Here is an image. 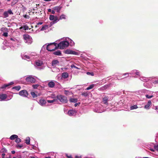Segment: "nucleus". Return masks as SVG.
Wrapping results in <instances>:
<instances>
[{
    "instance_id": "nucleus-1",
    "label": "nucleus",
    "mask_w": 158,
    "mask_h": 158,
    "mask_svg": "<svg viewBox=\"0 0 158 158\" xmlns=\"http://www.w3.org/2000/svg\"><path fill=\"white\" fill-rule=\"evenodd\" d=\"M46 47L47 50L49 51H52L58 48V47L57 46V44L55 43V42L52 43H50L48 44L47 45L46 44L44 45L42 47Z\"/></svg>"
},
{
    "instance_id": "nucleus-2",
    "label": "nucleus",
    "mask_w": 158,
    "mask_h": 158,
    "mask_svg": "<svg viewBox=\"0 0 158 158\" xmlns=\"http://www.w3.org/2000/svg\"><path fill=\"white\" fill-rule=\"evenodd\" d=\"M58 48H59L60 49H63L69 46L68 42L65 39L64 40L60 42L59 44H57Z\"/></svg>"
},
{
    "instance_id": "nucleus-3",
    "label": "nucleus",
    "mask_w": 158,
    "mask_h": 158,
    "mask_svg": "<svg viewBox=\"0 0 158 158\" xmlns=\"http://www.w3.org/2000/svg\"><path fill=\"white\" fill-rule=\"evenodd\" d=\"M49 19L50 20L52 21L50 23L49 27H51L53 25L56 23L59 20L57 16H55L53 15H50L49 16Z\"/></svg>"
},
{
    "instance_id": "nucleus-4",
    "label": "nucleus",
    "mask_w": 158,
    "mask_h": 158,
    "mask_svg": "<svg viewBox=\"0 0 158 158\" xmlns=\"http://www.w3.org/2000/svg\"><path fill=\"white\" fill-rule=\"evenodd\" d=\"M43 64V62L40 60H37L35 61V67L39 70L43 69L45 66H42Z\"/></svg>"
},
{
    "instance_id": "nucleus-5",
    "label": "nucleus",
    "mask_w": 158,
    "mask_h": 158,
    "mask_svg": "<svg viewBox=\"0 0 158 158\" xmlns=\"http://www.w3.org/2000/svg\"><path fill=\"white\" fill-rule=\"evenodd\" d=\"M23 38L25 43L31 44L32 43V39L31 36L27 34L23 35Z\"/></svg>"
},
{
    "instance_id": "nucleus-6",
    "label": "nucleus",
    "mask_w": 158,
    "mask_h": 158,
    "mask_svg": "<svg viewBox=\"0 0 158 158\" xmlns=\"http://www.w3.org/2000/svg\"><path fill=\"white\" fill-rule=\"evenodd\" d=\"M57 102L59 100L61 102L66 103L67 102V98L63 95H58L56 97Z\"/></svg>"
},
{
    "instance_id": "nucleus-7",
    "label": "nucleus",
    "mask_w": 158,
    "mask_h": 158,
    "mask_svg": "<svg viewBox=\"0 0 158 158\" xmlns=\"http://www.w3.org/2000/svg\"><path fill=\"white\" fill-rule=\"evenodd\" d=\"M25 80L28 83H35L36 81V79L31 75L27 77Z\"/></svg>"
},
{
    "instance_id": "nucleus-8",
    "label": "nucleus",
    "mask_w": 158,
    "mask_h": 158,
    "mask_svg": "<svg viewBox=\"0 0 158 158\" xmlns=\"http://www.w3.org/2000/svg\"><path fill=\"white\" fill-rule=\"evenodd\" d=\"M64 53L66 54H72L76 55H79V53L78 52L69 49L65 50L64 51Z\"/></svg>"
},
{
    "instance_id": "nucleus-9",
    "label": "nucleus",
    "mask_w": 158,
    "mask_h": 158,
    "mask_svg": "<svg viewBox=\"0 0 158 158\" xmlns=\"http://www.w3.org/2000/svg\"><path fill=\"white\" fill-rule=\"evenodd\" d=\"M130 74L133 76H140L141 73L138 70L134 69L131 71L129 73Z\"/></svg>"
},
{
    "instance_id": "nucleus-10",
    "label": "nucleus",
    "mask_w": 158,
    "mask_h": 158,
    "mask_svg": "<svg viewBox=\"0 0 158 158\" xmlns=\"http://www.w3.org/2000/svg\"><path fill=\"white\" fill-rule=\"evenodd\" d=\"M19 95L24 97H27L28 96V93L26 90H23L20 91L19 93Z\"/></svg>"
},
{
    "instance_id": "nucleus-11",
    "label": "nucleus",
    "mask_w": 158,
    "mask_h": 158,
    "mask_svg": "<svg viewBox=\"0 0 158 158\" xmlns=\"http://www.w3.org/2000/svg\"><path fill=\"white\" fill-rule=\"evenodd\" d=\"M110 100V97L108 96L104 95L102 97V102L104 104L106 105L108 104V102Z\"/></svg>"
},
{
    "instance_id": "nucleus-12",
    "label": "nucleus",
    "mask_w": 158,
    "mask_h": 158,
    "mask_svg": "<svg viewBox=\"0 0 158 158\" xmlns=\"http://www.w3.org/2000/svg\"><path fill=\"white\" fill-rule=\"evenodd\" d=\"M13 13L10 9L8 10L7 11H5L3 14V18H6L8 17L9 15H13Z\"/></svg>"
},
{
    "instance_id": "nucleus-13",
    "label": "nucleus",
    "mask_w": 158,
    "mask_h": 158,
    "mask_svg": "<svg viewBox=\"0 0 158 158\" xmlns=\"http://www.w3.org/2000/svg\"><path fill=\"white\" fill-rule=\"evenodd\" d=\"M38 103L42 106H45L46 103V101L44 99H41L39 101Z\"/></svg>"
},
{
    "instance_id": "nucleus-14",
    "label": "nucleus",
    "mask_w": 158,
    "mask_h": 158,
    "mask_svg": "<svg viewBox=\"0 0 158 158\" xmlns=\"http://www.w3.org/2000/svg\"><path fill=\"white\" fill-rule=\"evenodd\" d=\"M76 113L77 112L76 111L72 110H70L68 111L67 114L69 115L72 116L75 115Z\"/></svg>"
},
{
    "instance_id": "nucleus-15",
    "label": "nucleus",
    "mask_w": 158,
    "mask_h": 158,
    "mask_svg": "<svg viewBox=\"0 0 158 158\" xmlns=\"http://www.w3.org/2000/svg\"><path fill=\"white\" fill-rule=\"evenodd\" d=\"M65 40L68 42L69 45L70 44L71 46H73L74 45V42L70 38L68 37H66L65 38Z\"/></svg>"
},
{
    "instance_id": "nucleus-16",
    "label": "nucleus",
    "mask_w": 158,
    "mask_h": 158,
    "mask_svg": "<svg viewBox=\"0 0 158 158\" xmlns=\"http://www.w3.org/2000/svg\"><path fill=\"white\" fill-rule=\"evenodd\" d=\"M21 57L24 60H30L31 58V57L25 54H21Z\"/></svg>"
},
{
    "instance_id": "nucleus-17",
    "label": "nucleus",
    "mask_w": 158,
    "mask_h": 158,
    "mask_svg": "<svg viewBox=\"0 0 158 158\" xmlns=\"http://www.w3.org/2000/svg\"><path fill=\"white\" fill-rule=\"evenodd\" d=\"M7 96L5 94H0V101H3L7 98Z\"/></svg>"
},
{
    "instance_id": "nucleus-18",
    "label": "nucleus",
    "mask_w": 158,
    "mask_h": 158,
    "mask_svg": "<svg viewBox=\"0 0 158 158\" xmlns=\"http://www.w3.org/2000/svg\"><path fill=\"white\" fill-rule=\"evenodd\" d=\"M152 105V102L150 100H149L147 104L144 107V108L147 110H149L150 109V106L151 105Z\"/></svg>"
},
{
    "instance_id": "nucleus-19",
    "label": "nucleus",
    "mask_w": 158,
    "mask_h": 158,
    "mask_svg": "<svg viewBox=\"0 0 158 158\" xmlns=\"http://www.w3.org/2000/svg\"><path fill=\"white\" fill-rule=\"evenodd\" d=\"M62 8V7L61 6H55L53 9L54 10L56 11L57 12H60V11Z\"/></svg>"
},
{
    "instance_id": "nucleus-20",
    "label": "nucleus",
    "mask_w": 158,
    "mask_h": 158,
    "mask_svg": "<svg viewBox=\"0 0 158 158\" xmlns=\"http://www.w3.org/2000/svg\"><path fill=\"white\" fill-rule=\"evenodd\" d=\"M14 84V83L13 82H11L10 83H9L8 84H5L3 85L1 87V89H4L6 87H7L8 86L12 85Z\"/></svg>"
},
{
    "instance_id": "nucleus-21",
    "label": "nucleus",
    "mask_w": 158,
    "mask_h": 158,
    "mask_svg": "<svg viewBox=\"0 0 158 158\" xmlns=\"http://www.w3.org/2000/svg\"><path fill=\"white\" fill-rule=\"evenodd\" d=\"M55 85L54 82L53 81H51L48 84V86L50 88L53 87Z\"/></svg>"
},
{
    "instance_id": "nucleus-22",
    "label": "nucleus",
    "mask_w": 158,
    "mask_h": 158,
    "mask_svg": "<svg viewBox=\"0 0 158 158\" xmlns=\"http://www.w3.org/2000/svg\"><path fill=\"white\" fill-rule=\"evenodd\" d=\"M69 77V74L67 72L64 73L62 74V78L65 79L68 77Z\"/></svg>"
},
{
    "instance_id": "nucleus-23",
    "label": "nucleus",
    "mask_w": 158,
    "mask_h": 158,
    "mask_svg": "<svg viewBox=\"0 0 158 158\" xmlns=\"http://www.w3.org/2000/svg\"><path fill=\"white\" fill-rule=\"evenodd\" d=\"M50 27H49V25H44L42 27V28L40 30L44 31L45 30Z\"/></svg>"
},
{
    "instance_id": "nucleus-24",
    "label": "nucleus",
    "mask_w": 158,
    "mask_h": 158,
    "mask_svg": "<svg viewBox=\"0 0 158 158\" xmlns=\"http://www.w3.org/2000/svg\"><path fill=\"white\" fill-rule=\"evenodd\" d=\"M53 54L56 55L57 56H60L61 55V53L60 51L58 50L55 51L54 52Z\"/></svg>"
},
{
    "instance_id": "nucleus-25",
    "label": "nucleus",
    "mask_w": 158,
    "mask_h": 158,
    "mask_svg": "<svg viewBox=\"0 0 158 158\" xmlns=\"http://www.w3.org/2000/svg\"><path fill=\"white\" fill-rule=\"evenodd\" d=\"M18 137V136L17 135H13L10 136V139L11 140H13L15 139H16V138H17Z\"/></svg>"
},
{
    "instance_id": "nucleus-26",
    "label": "nucleus",
    "mask_w": 158,
    "mask_h": 158,
    "mask_svg": "<svg viewBox=\"0 0 158 158\" xmlns=\"http://www.w3.org/2000/svg\"><path fill=\"white\" fill-rule=\"evenodd\" d=\"M109 87V85H104V86L101 87L99 89V90H104V89H107Z\"/></svg>"
},
{
    "instance_id": "nucleus-27",
    "label": "nucleus",
    "mask_w": 158,
    "mask_h": 158,
    "mask_svg": "<svg viewBox=\"0 0 158 158\" xmlns=\"http://www.w3.org/2000/svg\"><path fill=\"white\" fill-rule=\"evenodd\" d=\"M95 86L94 84L90 85L89 87L86 88V90H89L92 89Z\"/></svg>"
},
{
    "instance_id": "nucleus-28",
    "label": "nucleus",
    "mask_w": 158,
    "mask_h": 158,
    "mask_svg": "<svg viewBox=\"0 0 158 158\" xmlns=\"http://www.w3.org/2000/svg\"><path fill=\"white\" fill-rule=\"evenodd\" d=\"M64 93L66 95H72L73 94L71 92L66 90L64 91Z\"/></svg>"
},
{
    "instance_id": "nucleus-29",
    "label": "nucleus",
    "mask_w": 158,
    "mask_h": 158,
    "mask_svg": "<svg viewBox=\"0 0 158 158\" xmlns=\"http://www.w3.org/2000/svg\"><path fill=\"white\" fill-rule=\"evenodd\" d=\"M30 137H28L26 138L25 140V142L27 144H30Z\"/></svg>"
},
{
    "instance_id": "nucleus-30",
    "label": "nucleus",
    "mask_w": 158,
    "mask_h": 158,
    "mask_svg": "<svg viewBox=\"0 0 158 158\" xmlns=\"http://www.w3.org/2000/svg\"><path fill=\"white\" fill-rule=\"evenodd\" d=\"M59 64V61L57 60H54L52 62V66H55L56 64Z\"/></svg>"
},
{
    "instance_id": "nucleus-31",
    "label": "nucleus",
    "mask_w": 158,
    "mask_h": 158,
    "mask_svg": "<svg viewBox=\"0 0 158 158\" xmlns=\"http://www.w3.org/2000/svg\"><path fill=\"white\" fill-rule=\"evenodd\" d=\"M1 31L2 32H8V29L6 27H2L1 29Z\"/></svg>"
},
{
    "instance_id": "nucleus-32",
    "label": "nucleus",
    "mask_w": 158,
    "mask_h": 158,
    "mask_svg": "<svg viewBox=\"0 0 158 158\" xmlns=\"http://www.w3.org/2000/svg\"><path fill=\"white\" fill-rule=\"evenodd\" d=\"M70 101L71 102H77V99L76 98H70Z\"/></svg>"
},
{
    "instance_id": "nucleus-33",
    "label": "nucleus",
    "mask_w": 158,
    "mask_h": 158,
    "mask_svg": "<svg viewBox=\"0 0 158 158\" xmlns=\"http://www.w3.org/2000/svg\"><path fill=\"white\" fill-rule=\"evenodd\" d=\"M47 102L49 103H53L55 102H57L56 97H55V98L53 100H48Z\"/></svg>"
},
{
    "instance_id": "nucleus-34",
    "label": "nucleus",
    "mask_w": 158,
    "mask_h": 158,
    "mask_svg": "<svg viewBox=\"0 0 158 158\" xmlns=\"http://www.w3.org/2000/svg\"><path fill=\"white\" fill-rule=\"evenodd\" d=\"M62 19H66V16L64 14H62L60 16V19H59L61 20Z\"/></svg>"
},
{
    "instance_id": "nucleus-35",
    "label": "nucleus",
    "mask_w": 158,
    "mask_h": 158,
    "mask_svg": "<svg viewBox=\"0 0 158 158\" xmlns=\"http://www.w3.org/2000/svg\"><path fill=\"white\" fill-rule=\"evenodd\" d=\"M13 89H15L17 91L21 89V87L19 85L15 86L13 88Z\"/></svg>"
},
{
    "instance_id": "nucleus-36",
    "label": "nucleus",
    "mask_w": 158,
    "mask_h": 158,
    "mask_svg": "<svg viewBox=\"0 0 158 158\" xmlns=\"http://www.w3.org/2000/svg\"><path fill=\"white\" fill-rule=\"evenodd\" d=\"M140 79L141 81H147L148 80V78L144 77H141L140 78Z\"/></svg>"
},
{
    "instance_id": "nucleus-37",
    "label": "nucleus",
    "mask_w": 158,
    "mask_h": 158,
    "mask_svg": "<svg viewBox=\"0 0 158 158\" xmlns=\"http://www.w3.org/2000/svg\"><path fill=\"white\" fill-rule=\"evenodd\" d=\"M31 94L33 98H36L37 97V95L34 92H31Z\"/></svg>"
},
{
    "instance_id": "nucleus-38",
    "label": "nucleus",
    "mask_w": 158,
    "mask_h": 158,
    "mask_svg": "<svg viewBox=\"0 0 158 158\" xmlns=\"http://www.w3.org/2000/svg\"><path fill=\"white\" fill-rule=\"evenodd\" d=\"M138 108V106L137 105H134L133 106H132L130 108L131 110H132L134 109H136Z\"/></svg>"
},
{
    "instance_id": "nucleus-39",
    "label": "nucleus",
    "mask_w": 158,
    "mask_h": 158,
    "mask_svg": "<svg viewBox=\"0 0 158 158\" xmlns=\"http://www.w3.org/2000/svg\"><path fill=\"white\" fill-rule=\"evenodd\" d=\"M7 152V150L5 148H2L1 151V153H6Z\"/></svg>"
},
{
    "instance_id": "nucleus-40",
    "label": "nucleus",
    "mask_w": 158,
    "mask_h": 158,
    "mask_svg": "<svg viewBox=\"0 0 158 158\" xmlns=\"http://www.w3.org/2000/svg\"><path fill=\"white\" fill-rule=\"evenodd\" d=\"M40 86L38 84H36V85H32V87L34 89H37L39 86Z\"/></svg>"
},
{
    "instance_id": "nucleus-41",
    "label": "nucleus",
    "mask_w": 158,
    "mask_h": 158,
    "mask_svg": "<svg viewBox=\"0 0 158 158\" xmlns=\"http://www.w3.org/2000/svg\"><path fill=\"white\" fill-rule=\"evenodd\" d=\"M18 2V0H13L12 2V5H14Z\"/></svg>"
},
{
    "instance_id": "nucleus-42",
    "label": "nucleus",
    "mask_w": 158,
    "mask_h": 158,
    "mask_svg": "<svg viewBox=\"0 0 158 158\" xmlns=\"http://www.w3.org/2000/svg\"><path fill=\"white\" fill-rule=\"evenodd\" d=\"M21 139L19 138H18V137L16 139L15 142L16 143H19V142H21Z\"/></svg>"
},
{
    "instance_id": "nucleus-43",
    "label": "nucleus",
    "mask_w": 158,
    "mask_h": 158,
    "mask_svg": "<svg viewBox=\"0 0 158 158\" xmlns=\"http://www.w3.org/2000/svg\"><path fill=\"white\" fill-rule=\"evenodd\" d=\"M71 67L72 68H74L76 69H80L78 68L76 66H75V65L74 64H72L71 65Z\"/></svg>"
},
{
    "instance_id": "nucleus-44",
    "label": "nucleus",
    "mask_w": 158,
    "mask_h": 158,
    "mask_svg": "<svg viewBox=\"0 0 158 158\" xmlns=\"http://www.w3.org/2000/svg\"><path fill=\"white\" fill-rule=\"evenodd\" d=\"M145 96H146V98H151L153 97V95L149 96L148 94H146Z\"/></svg>"
},
{
    "instance_id": "nucleus-45",
    "label": "nucleus",
    "mask_w": 158,
    "mask_h": 158,
    "mask_svg": "<svg viewBox=\"0 0 158 158\" xmlns=\"http://www.w3.org/2000/svg\"><path fill=\"white\" fill-rule=\"evenodd\" d=\"M82 95L85 97H86L88 96V94L86 92H84L82 93Z\"/></svg>"
},
{
    "instance_id": "nucleus-46",
    "label": "nucleus",
    "mask_w": 158,
    "mask_h": 158,
    "mask_svg": "<svg viewBox=\"0 0 158 158\" xmlns=\"http://www.w3.org/2000/svg\"><path fill=\"white\" fill-rule=\"evenodd\" d=\"M154 148L156 150L158 151V145H154Z\"/></svg>"
},
{
    "instance_id": "nucleus-47",
    "label": "nucleus",
    "mask_w": 158,
    "mask_h": 158,
    "mask_svg": "<svg viewBox=\"0 0 158 158\" xmlns=\"http://www.w3.org/2000/svg\"><path fill=\"white\" fill-rule=\"evenodd\" d=\"M8 32H3V35L5 36V37H7V36H8Z\"/></svg>"
},
{
    "instance_id": "nucleus-48",
    "label": "nucleus",
    "mask_w": 158,
    "mask_h": 158,
    "mask_svg": "<svg viewBox=\"0 0 158 158\" xmlns=\"http://www.w3.org/2000/svg\"><path fill=\"white\" fill-rule=\"evenodd\" d=\"M23 27L24 28L25 30H27L28 29V27L27 25H24L23 26Z\"/></svg>"
},
{
    "instance_id": "nucleus-49",
    "label": "nucleus",
    "mask_w": 158,
    "mask_h": 158,
    "mask_svg": "<svg viewBox=\"0 0 158 158\" xmlns=\"http://www.w3.org/2000/svg\"><path fill=\"white\" fill-rule=\"evenodd\" d=\"M86 74L88 75H91L92 76H93L94 75V73H91V72H87L86 73Z\"/></svg>"
},
{
    "instance_id": "nucleus-50",
    "label": "nucleus",
    "mask_w": 158,
    "mask_h": 158,
    "mask_svg": "<svg viewBox=\"0 0 158 158\" xmlns=\"http://www.w3.org/2000/svg\"><path fill=\"white\" fill-rule=\"evenodd\" d=\"M16 147L17 148H21L23 147V145H19V144H17L16 145Z\"/></svg>"
},
{
    "instance_id": "nucleus-51",
    "label": "nucleus",
    "mask_w": 158,
    "mask_h": 158,
    "mask_svg": "<svg viewBox=\"0 0 158 158\" xmlns=\"http://www.w3.org/2000/svg\"><path fill=\"white\" fill-rule=\"evenodd\" d=\"M10 40L13 42H16V41H17V40L15 38H11Z\"/></svg>"
},
{
    "instance_id": "nucleus-52",
    "label": "nucleus",
    "mask_w": 158,
    "mask_h": 158,
    "mask_svg": "<svg viewBox=\"0 0 158 158\" xmlns=\"http://www.w3.org/2000/svg\"><path fill=\"white\" fill-rule=\"evenodd\" d=\"M23 17L25 19H29L30 17L27 15H23Z\"/></svg>"
},
{
    "instance_id": "nucleus-53",
    "label": "nucleus",
    "mask_w": 158,
    "mask_h": 158,
    "mask_svg": "<svg viewBox=\"0 0 158 158\" xmlns=\"http://www.w3.org/2000/svg\"><path fill=\"white\" fill-rule=\"evenodd\" d=\"M153 109L156 110H158V106H154L153 107Z\"/></svg>"
},
{
    "instance_id": "nucleus-54",
    "label": "nucleus",
    "mask_w": 158,
    "mask_h": 158,
    "mask_svg": "<svg viewBox=\"0 0 158 158\" xmlns=\"http://www.w3.org/2000/svg\"><path fill=\"white\" fill-rule=\"evenodd\" d=\"M129 74H130L129 73H126L123 74V75H124V76L127 75V76L126 77H127L129 76Z\"/></svg>"
},
{
    "instance_id": "nucleus-55",
    "label": "nucleus",
    "mask_w": 158,
    "mask_h": 158,
    "mask_svg": "<svg viewBox=\"0 0 158 158\" xmlns=\"http://www.w3.org/2000/svg\"><path fill=\"white\" fill-rule=\"evenodd\" d=\"M2 158H5V153H2Z\"/></svg>"
},
{
    "instance_id": "nucleus-56",
    "label": "nucleus",
    "mask_w": 158,
    "mask_h": 158,
    "mask_svg": "<svg viewBox=\"0 0 158 158\" xmlns=\"http://www.w3.org/2000/svg\"><path fill=\"white\" fill-rule=\"evenodd\" d=\"M94 111L95 112H98V113H101L102 112V111H100V110H94Z\"/></svg>"
},
{
    "instance_id": "nucleus-57",
    "label": "nucleus",
    "mask_w": 158,
    "mask_h": 158,
    "mask_svg": "<svg viewBox=\"0 0 158 158\" xmlns=\"http://www.w3.org/2000/svg\"><path fill=\"white\" fill-rule=\"evenodd\" d=\"M80 104V102L77 103H76L74 104V106L76 107V106H77V105H79Z\"/></svg>"
},
{
    "instance_id": "nucleus-58",
    "label": "nucleus",
    "mask_w": 158,
    "mask_h": 158,
    "mask_svg": "<svg viewBox=\"0 0 158 158\" xmlns=\"http://www.w3.org/2000/svg\"><path fill=\"white\" fill-rule=\"evenodd\" d=\"M66 156L68 158H72V157L71 156V155H70L69 156H68V155L67 154V155H66Z\"/></svg>"
},
{
    "instance_id": "nucleus-59",
    "label": "nucleus",
    "mask_w": 158,
    "mask_h": 158,
    "mask_svg": "<svg viewBox=\"0 0 158 158\" xmlns=\"http://www.w3.org/2000/svg\"><path fill=\"white\" fill-rule=\"evenodd\" d=\"M51 12H52V13L53 14H54L55 13V11L54 10H52Z\"/></svg>"
},
{
    "instance_id": "nucleus-60",
    "label": "nucleus",
    "mask_w": 158,
    "mask_h": 158,
    "mask_svg": "<svg viewBox=\"0 0 158 158\" xmlns=\"http://www.w3.org/2000/svg\"><path fill=\"white\" fill-rule=\"evenodd\" d=\"M43 24V23L42 22H39L38 23H37V25H41Z\"/></svg>"
},
{
    "instance_id": "nucleus-61",
    "label": "nucleus",
    "mask_w": 158,
    "mask_h": 158,
    "mask_svg": "<svg viewBox=\"0 0 158 158\" xmlns=\"http://www.w3.org/2000/svg\"><path fill=\"white\" fill-rule=\"evenodd\" d=\"M21 156H20V157H18V156H17V157H13L12 158V157H9V158H21Z\"/></svg>"
},
{
    "instance_id": "nucleus-62",
    "label": "nucleus",
    "mask_w": 158,
    "mask_h": 158,
    "mask_svg": "<svg viewBox=\"0 0 158 158\" xmlns=\"http://www.w3.org/2000/svg\"><path fill=\"white\" fill-rule=\"evenodd\" d=\"M150 150L152 152H154L155 151V149H153V148H151L150 149Z\"/></svg>"
},
{
    "instance_id": "nucleus-63",
    "label": "nucleus",
    "mask_w": 158,
    "mask_h": 158,
    "mask_svg": "<svg viewBox=\"0 0 158 158\" xmlns=\"http://www.w3.org/2000/svg\"><path fill=\"white\" fill-rule=\"evenodd\" d=\"M51 11H52V10H51V9H48V12H51Z\"/></svg>"
},
{
    "instance_id": "nucleus-64",
    "label": "nucleus",
    "mask_w": 158,
    "mask_h": 158,
    "mask_svg": "<svg viewBox=\"0 0 158 158\" xmlns=\"http://www.w3.org/2000/svg\"><path fill=\"white\" fill-rule=\"evenodd\" d=\"M11 153L12 154H14L15 153V152L14 151H11Z\"/></svg>"
}]
</instances>
